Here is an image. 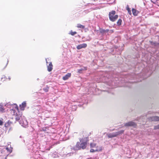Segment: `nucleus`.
I'll use <instances>...</instances> for the list:
<instances>
[{
    "instance_id": "1",
    "label": "nucleus",
    "mask_w": 159,
    "mask_h": 159,
    "mask_svg": "<svg viewBox=\"0 0 159 159\" xmlns=\"http://www.w3.org/2000/svg\"><path fill=\"white\" fill-rule=\"evenodd\" d=\"M80 142H77L74 148L76 149L80 150L81 149H85L87 146L89 139L88 137H84L79 139Z\"/></svg>"
},
{
    "instance_id": "2",
    "label": "nucleus",
    "mask_w": 159,
    "mask_h": 159,
    "mask_svg": "<svg viewBox=\"0 0 159 159\" xmlns=\"http://www.w3.org/2000/svg\"><path fill=\"white\" fill-rule=\"evenodd\" d=\"M116 11H112L109 12V20L112 22L115 21L118 18V15H115Z\"/></svg>"
},
{
    "instance_id": "3",
    "label": "nucleus",
    "mask_w": 159,
    "mask_h": 159,
    "mask_svg": "<svg viewBox=\"0 0 159 159\" xmlns=\"http://www.w3.org/2000/svg\"><path fill=\"white\" fill-rule=\"evenodd\" d=\"M124 125L125 126H133L135 127L136 126V124L133 121H129L125 124Z\"/></svg>"
},
{
    "instance_id": "4",
    "label": "nucleus",
    "mask_w": 159,
    "mask_h": 159,
    "mask_svg": "<svg viewBox=\"0 0 159 159\" xmlns=\"http://www.w3.org/2000/svg\"><path fill=\"white\" fill-rule=\"evenodd\" d=\"M47 59H46L47 65L48 64V62L47 61ZM47 67L48 70L49 72L51 71L53 69V65L52 64V62H50L49 65H47Z\"/></svg>"
},
{
    "instance_id": "5",
    "label": "nucleus",
    "mask_w": 159,
    "mask_h": 159,
    "mask_svg": "<svg viewBox=\"0 0 159 159\" xmlns=\"http://www.w3.org/2000/svg\"><path fill=\"white\" fill-rule=\"evenodd\" d=\"M87 46V44L86 43H83L78 45L77 47L76 48L77 49L79 50L82 48H85Z\"/></svg>"
},
{
    "instance_id": "6",
    "label": "nucleus",
    "mask_w": 159,
    "mask_h": 159,
    "mask_svg": "<svg viewBox=\"0 0 159 159\" xmlns=\"http://www.w3.org/2000/svg\"><path fill=\"white\" fill-rule=\"evenodd\" d=\"M71 73H68L65 75L63 76L62 77V79L64 80H68L69 78L71 77Z\"/></svg>"
},
{
    "instance_id": "7",
    "label": "nucleus",
    "mask_w": 159,
    "mask_h": 159,
    "mask_svg": "<svg viewBox=\"0 0 159 159\" xmlns=\"http://www.w3.org/2000/svg\"><path fill=\"white\" fill-rule=\"evenodd\" d=\"M26 106V103L25 102H23L20 105V107L21 110H23L24 108Z\"/></svg>"
},
{
    "instance_id": "8",
    "label": "nucleus",
    "mask_w": 159,
    "mask_h": 159,
    "mask_svg": "<svg viewBox=\"0 0 159 159\" xmlns=\"http://www.w3.org/2000/svg\"><path fill=\"white\" fill-rule=\"evenodd\" d=\"M107 136L109 138H111L116 137L115 132L108 134H107Z\"/></svg>"
},
{
    "instance_id": "9",
    "label": "nucleus",
    "mask_w": 159,
    "mask_h": 159,
    "mask_svg": "<svg viewBox=\"0 0 159 159\" xmlns=\"http://www.w3.org/2000/svg\"><path fill=\"white\" fill-rule=\"evenodd\" d=\"M152 121H159V117L157 116H153L150 118Z\"/></svg>"
},
{
    "instance_id": "10",
    "label": "nucleus",
    "mask_w": 159,
    "mask_h": 159,
    "mask_svg": "<svg viewBox=\"0 0 159 159\" xmlns=\"http://www.w3.org/2000/svg\"><path fill=\"white\" fill-rule=\"evenodd\" d=\"M132 11L133 15L134 16H137L139 13V12L134 8H132Z\"/></svg>"
},
{
    "instance_id": "11",
    "label": "nucleus",
    "mask_w": 159,
    "mask_h": 159,
    "mask_svg": "<svg viewBox=\"0 0 159 159\" xmlns=\"http://www.w3.org/2000/svg\"><path fill=\"white\" fill-rule=\"evenodd\" d=\"M87 70V67H84L83 68H82L80 69H79L78 70V72L79 73H82V71L86 70Z\"/></svg>"
},
{
    "instance_id": "12",
    "label": "nucleus",
    "mask_w": 159,
    "mask_h": 159,
    "mask_svg": "<svg viewBox=\"0 0 159 159\" xmlns=\"http://www.w3.org/2000/svg\"><path fill=\"white\" fill-rule=\"evenodd\" d=\"M102 148H100L99 149H96L95 150H94L93 149H91L90 150V152H98V151H102Z\"/></svg>"
},
{
    "instance_id": "13",
    "label": "nucleus",
    "mask_w": 159,
    "mask_h": 159,
    "mask_svg": "<svg viewBox=\"0 0 159 159\" xmlns=\"http://www.w3.org/2000/svg\"><path fill=\"white\" fill-rule=\"evenodd\" d=\"M21 117V116L20 115L16 114L15 117L16 120L17 121H19L20 120Z\"/></svg>"
},
{
    "instance_id": "14",
    "label": "nucleus",
    "mask_w": 159,
    "mask_h": 159,
    "mask_svg": "<svg viewBox=\"0 0 159 159\" xmlns=\"http://www.w3.org/2000/svg\"><path fill=\"white\" fill-rule=\"evenodd\" d=\"M7 80V77L5 75H2L1 78V81H2V82L6 81Z\"/></svg>"
},
{
    "instance_id": "15",
    "label": "nucleus",
    "mask_w": 159,
    "mask_h": 159,
    "mask_svg": "<svg viewBox=\"0 0 159 159\" xmlns=\"http://www.w3.org/2000/svg\"><path fill=\"white\" fill-rule=\"evenodd\" d=\"M124 132V130H121L120 131L115 132L116 134V136L122 134Z\"/></svg>"
},
{
    "instance_id": "16",
    "label": "nucleus",
    "mask_w": 159,
    "mask_h": 159,
    "mask_svg": "<svg viewBox=\"0 0 159 159\" xmlns=\"http://www.w3.org/2000/svg\"><path fill=\"white\" fill-rule=\"evenodd\" d=\"M126 9L128 13L130 15H131V11L130 10V9L129 8V6L128 5H127L126 7Z\"/></svg>"
},
{
    "instance_id": "17",
    "label": "nucleus",
    "mask_w": 159,
    "mask_h": 159,
    "mask_svg": "<svg viewBox=\"0 0 159 159\" xmlns=\"http://www.w3.org/2000/svg\"><path fill=\"white\" fill-rule=\"evenodd\" d=\"M77 27L78 28H80L82 29H84L85 28V26L82 25L80 24H78L77 25Z\"/></svg>"
},
{
    "instance_id": "18",
    "label": "nucleus",
    "mask_w": 159,
    "mask_h": 159,
    "mask_svg": "<svg viewBox=\"0 0 159 159\" xmlns=\"http://www.w3.org/2000/svg\"><path fill=\"white\" fill-rule=\"evenodd\" d=\"M11 122L10 121H8L7 123H6L5 124V126L6 127H8L11 125Z\"/></svg>"
},
{
    "instance_id": "19",
    "label": "nucleus",
    "mask_w": 159,
    "mask_h": 159,
    "mask_svg": "<svg viewBox=\"0 0 159 159\" xmlns=\"http://www.w3.org/2000/svg\"><path fill=\"white\" fill-rule=\"evenodd\" d=\"M5 109L3 106L0 105V111L2 112H4Z\"/></svg>"
},
{
    "instance_id": "20",
    "label": "nucleus",
    "mask_w": 159,
    "mask_h": 159,
    "mask_svg": "<svg viewBox=\"0 0 159 159\" xmlns=\"http://www.w3.org/2000/svg\"><path fill=\"white\" fill-rule=\"evenodd\" d=\"M122 20L121 19H119L117 22V25L118 26L120 25L121 24Z\"/></svg>"
},
{
    "instance_id": "21",
    "label": "nucleus",
    "mask_w": 159,
    "mask_h": 159,
    "mask_svg": "<svg viewBox=\"0 0 159 159\" xmlns=\"http://www.w3.org/2000/svg\"><path fill=\"white\" fill-rule=\"evenodd\" d=\"M90 146L91 148H95L96 146V144L94 143H90Z\"/></svg>"
},
{
    "instance_id": "22",
    "label": "nucleus",
    "mask_w": 159,
    "mask_h": 159,
    "mask_svg": "<svg viewBox=\"0 0 159 159\" xmlns=\"http://www.w3.org/2000/svg\"><path fill=\"white\" fill-rule=\"evenodd\" d=\"M77 34V32L76 31H73L72 30H71L70 34L71 35L73 36L74 35L76 34Z\"/></svg>"
},
{
    "instance_id": "23",
    "label": "nucleus",
    "mask_w": 159,
    "mask_h": 159,
    "mask_svg": "<svg viewBox=\"0 0 159 159\" xmlns=\"http://www.w3.org/2000/svg\"><path fill=\"white\" fill-rule=\"evenodd\" d=\"M49 87H47L46 88H43V90L44 91H45V92H48V89H49Z\"/></svg>"
},
{
    "instance_id": "24",
    "label": "nucleus",
    "mask_w": 159,
    "mask_h": 159,
    "mask_svg": "<svg viewBox=\"0 0 159 159\" xmlns=\"http://www.w3.org/2000/svg\"><path fill=\"white\" fill-rule=\"evenodd\" d=\"M154 129H155V130L159 129L158 125L157 126H154Z\"/></svg>"
},
{
    "instance_id": "25",
    "label": "nucleus",
    "mask_w": 159,
    "mask_h": 159,
    "mask_svg": "<svg viewBox=\"0 0 159 159\" xmlns=\"http://www.w3.org/2000/svg\"><path fill=\"white\" fill-rule=\"evenodd\" d=\"M14 106H15V109H16L17 111H19V108L18 106L16 104H14Z\"/></svg>"
},
{
    "instance_id": "26",
    "label": "nucleus",
    "mask_w": 159,
    "mask_h": 159,
    "mask_svg": "<svg viewBox=\"0 0 159 159\" xmlns=\"http://www.w3.org/2000/svg\"><path fill=\"white\" fill-rule=\"evenodd\" d=\"M20 123L23 126H24L26 125V124H25L24 123H22V122L21 121V120H20Z\"/></svg>"
},
{
    "instance_id": "27",
    "label": "nucleus",
    "mask_w": 159,
    "mask_h": 159,
    "mask_svg": "<svg viewBox=\"0 0 159 159\" xmlns=\"http://www.w3.org/2000/svg\"><path fill=\"white\" fill-rule=\"evenodd\" d=\"M3 122L1 120H0V125H3Z\"/></svg>"
},
{
    "instance_id": "28",
    "label": "nucleus",
    "mask_w": 159,
    "mask_h": 159,
    "mask_svg": "<svg viewBox=\"0 0 159 159\" xmlns=\"http://www.w3.org/2000/svg\"><path fill=\"white\" fill-rule=\"evenodd\" d=\"M105 32V30H100V32L101 33H104Z\"/></svg>"
},
{
    "instance_id": "29",
    "label": "nucleus",
    "mask_w": 159,
    "mask_h": 159,
    "mask_svg": "<svg viewBox=\"0 0 159 159\" xmlns=\"http://www.w3.org/2000/svg\"><path fill=\"white\" fill-rule=\"evenodd\" d=\"M11 77H10V76H9L8 78H7V80H8L9 81L11 80Z\"/></svg>"
},
{
    "instance_id": "30",
    "label": "nucleus",
    "mask_w": 159,
    "mask_h": 159,
    "mask_svg": "<svg viewBox=\"0 0 159 159\" xmlns=\"http://www.w3.org/2000/svg\"><path fill=\"white\" fill-rule=\"evenodd\" d=\"M7 159V157H5V159Z\"/></svg>"
},
{
    "instance_id": "31",
    "label": "nucleus",
    "mask_w": 159,
    "mask_h": 159,
    "mask_svg": "<svg viewBox=\"0 0 159 159\" xmlns=\"http://www.w3.org/2000/svg\"><path fill=\"white\" fill-rule=\"evenodd\" d=\"M25 122H26V123H27V121H25Z\"/></svg>"
}]
</instances>
